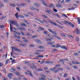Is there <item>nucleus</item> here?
Wrapping results in <instances>:
<instances>
[{"label":"nucleus","instance_id":"f257e3e1","mask_svg":"<svg viewBox=\"0 0 80 80\" xmlns=\"http://www.w3.org/2000/svg\"><path fill=\"white\" fill-rule=\"evenodd\" d=\"M9 22L10 23H11L12 25H15L17 27L18 29L20 30H24L25 31H26V29L25 28L23 27H22V28L21 27H19V25L17 23V21H14V20H10Z\"/></svg>","mask_w":80,"mask_h":80},{"label":"nucleus","instance_id":"f03ea898","mask_svg":"<svg viewBox=\"0 0 80 80\" xmlns=\"http://www.w3.org/2000/svg\"><path fill=\"white\" fill-rule=\"evenodd\" d=\"M41 1L42 2V3L44 5L46 6V7H49V8H55V7H54V4L52 3H51L50 4L49 6H48L47 5V3H45V1H44L43 0H41Z\"/></svg>","mask_w":80,"mask_h":80},{"label":"nucleus","instance_id":"7ed1b4c3","mask_svg":"<svg viewBox=\"0 0 80 80\" xmlns=\"http://www.w3.org/2000/svg\"><path fill=\"white\" fill-rule=\"evenodd\" d=\"M13 50H14L15 51H16V52H21V50L18 48H17L15 47H12V52L11 53V56L12 57L13 53Z\"/></svg>","mask_w":80,"mask_h":80},{"label":"nucleus","instance_id":"20e7f679","mask_svg":"<svg viewBox=\"0 0 80 80\" xmlns=\"http://www.w3.org/2000/svg\"><path fill=\"white\" fill-rule=\"evenodd\" d=\"M45 62L46 64H53V63H54V62L53 61H45L42 60L40 62V64H42V63H43Z\"/></svg>","mask_w":80,"mask_h":80},{"label":"nucleus","instance_id":"39448f33","mask_svg":"<svg viewBox=\"0 0 80 80\" xmlns=\"http://www.w3.org/2000/svg\"><path fill=\"white\" fill-rule=\"evenodd\" d=\"M56 46H57L56 47L57 48L61 47V48H63V49H65V50H68L67 47L65 46H62L60 44H57Z\"/></svg>","mask_w":80,"mask_h":80},{"label":"nucleus","instance_id":"423d86ee","mask_svg":"<svg viewBox=\"0 0 80 80\" xmlns=\"http://www.w3.org/2000/svg\"><path fill=\"white\" fill-rule=\"evenodd\" d=\"M48 21L51 24H52V25H53L55 26H58L59 27V28H63L57 25L56 23H55V22H52L51 20H48Z\"/></svg>","mask_w":80,"mask_h":80},{"label":"nucleus","instance_id":"0eeeda50","mask_svg":"<svg viewBox=\"0 0 80 80\" xmlns=\"http://www.w3.org/2000/svg\"><path fill=\"white\" fill-rule=\"evenodd\" d=\"M55 69H56V67H55L52 69L50 68L49 70H51L53 72L54 71V73H57V72H58V70H55Z\"/></svg>","mask_w":80,"mask_h":80},{"label":"nucleus","instance_id":"6e6552de","mask_svg":"<svg viewBox=\"0 0 80 80\" xmlns=\"http://www.w3.org/2000/svg\"><path fill=\"white\" fill-rule=\"evenodd\" d=\"M14 75L12 73H9L7 75L8 77L10 79H11V77H13V76H14Z\"/></svg>","mask_w":80,"mask_h":80},{"label":"nucleus","instance_id":"1a4fd4ad","mask_svg":"<svg viewBox=\"0 0 80 80\" xmlns=\"http://www.w3.org/2000/svg\"><path fill=\"white\" fill-rule=\"evenodd\" d=\"M14 36H13L12 37L13 38H16V37H17V38H18V39H20V38H21V37L19 36H17V35H16V34L14 33Z\"/></svg>","mask_w":80,"mask_h":80},{"label":"nucleus","instance_id":"9d476101","mask_svg":"<svg viewBox=\"0 0 80 80\" xmlns=\"http://www.w3.org/2000/svg\"><path fill=\"white\" fill-rule=\"evenodd\" d=\"M22 39H24L23 40V42L25 43H28V40L25 39V38H22Z\"/></svg>","mask_w":80,"mask_h":80},{"label":"nucleus","instance_id":"9b49d317","mask_svg":"<svg viewBox=\"0 0 80 80\" xmlns=\"http://www.w3.org/2000/svg\"><path fill=\"white\" fill-rule=\"evenodd\" d=\"M68 24L70 25V26H71L72 28H73V27H75V26L72 24L71 22H68Z\"/></svg>","mask_w":80,"mask_h":80},{"label":"nucleus","instance_id":"f8f14e48","mask_svg":"<svg viewBox=\"0 0 80 80\" xmlns=\"http://www.w3.org/2000/svg\"><path fill=\"white\" fill-rule=\"evenodd\" d=\"M27 71H28V73L29 74L30 76L31 77H33V75H32V73H31V72H30V71L29 70H28Z\"/></svg>","mask_w":80,"mask_h":80},{"label":"nucleus","instance_id":"ddd939ff","mask_svg":"<svg viewBox=\"0 0 80 80\" xmlns=\"http://www.w3.org/2000/svg\"><path fill=\"white\" fill-rule=\"evenodd\" d=\"M36 20H37V21H38V22H40V23H42V24H44V22H43V21H41L38 19H36Z\"/></svg>","mask_w":80,"mask_h":80},{"label":"nucleus","instance_id":"4468645a","mask_svg":"<svg viewBox=\"0 0 80 80\" xmlns=\"http://www.w3.org/2000/svg\"><path fill=\"white\" fill-rule=\"evenodd\" d=\"M48 31H49V32H51V33H52V34H54L55 33V32L53 31H52V29H48Z\"/></svg>","mask_w":80,"mask_h":80},{"label":"nucleus","instance_id":"2eb2a0df","mask_svg":"<svg viewBox=\"0 0 80 80\" xmlns=\"http://www.w3.org/2000/svg\"><path fill=\"white\" fill-rule=\"evenodd\" d=\"M56 6L57 7H58V8H62V7L61 4L59 3L57 4Z\"/></svg>","mask_w":80,"mask_h":80},{"label":"nucleus","instance_id":"dca6fc26","mask_svg":"<svg viewBox=\"0 0 80 80\" xmlns=\"http://www.w3.org/2000/svg\"><path fill=\"white\" fill-rule=\"evenodd\" d=\"M9 5H10V6H11V7H15L16 6L15 4L14 3L9 4Z\"/></svg>","mask_w":80,"mask_h":80},{"label":"nucleus","instance_id":"f3484780","mask_svg":"<svg viewBox=\"0 0 80 80\" xmlns=\"http://www.w3.org/2000/svg\"><path fill=\"white\" fill-rule=\"evenodd\" d=\"M68 21H64L62 22V23H64V24H67L68 23Z\"/></svg>","mask_w":80,"mask_h":80},{"label":"nucleus","instance_id":"a211bd4d","mask_svg":"<svg viewBox=\"0 0 80 80\" xmlns=\"http://www.w3.org/2000/svg\"><path fill=\"white\" fill-rule=\"evenodd\" d=\"M19 45L21 46V47H25V45L27 46V44H25L24 45L22 44H19Z\"/></svg>","mask_w":80,"mask_h":80},{"label":"nucleus","instance_id":"6ab92c4d","mask_svg":"<svg viewBox=\"0 0 80 80\" xmlns=\"http://www.w3.org/2000/svg\"><path fill=\"white\" fill-rule=\"evenodd\" d=\"M20 25H21V26H22V27H23V26H24V27H27V24H26L21 23Z\"/></svg>","mask_w":80,"mask_h":80},{"label":"nucleus","instance_id":"aec40b11","mask_svg":"<svg viewBox=\"0 0 80 80\" xmlns=\"http://www.w3.org/2000/svg\"><path fill=\"white\" fill-rule=\"evenodd\" d=\"M34 5L36 7H39L40 6V5H39L38 3H35L34 4Z\"/></svg>","mask_w":80,"mask_h":80},{"label":"nucleus","instance_id":"412c9836","mask_svg":"<svg viewBox=\"0 0 80 80\" xmlns=\"http://www.w3.org/2000/svg\"><path fill=\"white\" fill-rule=\"evenodd\" d=\"M15 73L16 75H18V76L20 75V74H21L20 73L18 72H15Z\"/></svg>","mask_w":80,"mask_h":80},{"label":"nucleus","instance_id":"4be33fe9","mask_svg":"<svg viewBox=\"0 0 80 80\" xmlns=\"http://www.w3.org/2000/svg\"><path fill=\"white\" fill-rule=\"evenodd\" d=\"M77 31L76 34H78V35L80 34V30L78 29H77Z\"/></svg>","mask_w":80,"mask_h":80},{"label":"nucleus","instance_id":"5701e85b","mask_svg":"<svg viewBox=\"0 0 80 80\" xmlns=\"http://www.w3.org/2000/svg\"><path fill=\"white\" fill-rule=\"evenodd\" d=\"M54 43V42H53V43L51 42H48L47 44L48 45H52V44H53V43Z\"/></svg>","mask_w":80,"mask_h":80},{"label":"nucleus","instance_id":"b1692460","mask_svg":"<svg viewBox=\"0 0 80 80\" xmlns=\"http://www.w3.org/2000/svg\"><path fill=\"white\" fill-rule=\"evenodd\" d=\"M38 48L40 49H43L44 48V47L42 46H38Z\"/></svg>","mask_w":80,"mask_h":80},{"label":"nucleus","instance_id":"393cba45","mask_svg":"<svg viewBox=\"0 0 80 80\" xmlns=\"http://www.w3.org/2000/svg\"><path fill=\"white\" fill-rule=\"evenodd\" d=\"M18 12H17L16 14H15V16H16V18H18Z\"/></svg>","mask_w":80,"mask_h":80},{"label":"nucleus","instance_id":"a878e982","mask_svg":"<svg viewBox=\"0 0 80 80\" xmlns=\"http://www.w3.org/2000/svg\"><path fill=\"white\" fill-rule=\"evenodd\" d=\"M31 10H35V8H34L32 6H31L30 8Z\"/></svg>","mask_w":80,"mask_h":80},{"label":"nucleus","instance_id":"bb28decb","mask_svg":"<svg viewBox=\"0 0 80 80\" xmlns=\"http://www.w3.org/2000/svg\"><path fill=\"white\" fill-rule=\"evenodd\" d=\"M10 59H7L6 61V63L5 64L6 65H7L8 63V61Z\"/></svg>","mask_w":80,"mask_h":80},{"label":"nucleus","instance_id":"cd10ccee","mask_svg":"<svg viewBox=\"0 0 80 80\" xmlns=\"http://www.w3.org/2000/svg\"><path fill=\"white\" fill-rule=\"evenodd\" d=\"M13 80H20L21 79V78H19L18 77L17 78H13Z\"/></svg>","mask_w":80,"mask_h":80},{"label":"nucleus","instance_id":"c85d7f7f","mask_svg":"<svg viewBox=\"0 0 80 80\" xmlns=\"http://www.w3.org/2000/svg\"><path fill=\"white\" fill-rule=\"evenodd\" d=\"M23 22H24V23H26L27 24V25H28V21H27L25 20H24Z\"/></svg>","mask_w":80,"mask_h":80},{"label":"nucleus","instance_id":"c756f323","mask_svg":"<svg viewBox=\"0 0 80 80\" xmlns=\"http://www.w3.org/2000/svg\"><path fill=\"white\" fill-rule=\"evenodd\" d=\"M26 5V4L24 3H22L21 4V7H25V5Z\"/></svg>","mask_w":80,"mask_h":80},{"label":"nucleus","instance_id":"7c9ffc66","mask_svg":"<svg viewBox=\"0 0 80 80\" xmlns=\"http://www.w3.org/2000/svg\"><path fill=\"white\" fill-rule=\"evenodd\" d=\"M5 27V25H0V28H3Z\"/></svg>","mask_w":80,"mask_h":80},{"label":"nucleus","instance_id":"2f4dec72","mask_svg":"<svg viewBox=\"0 0 80 80\" xmlns=\"http://www.w3.org/2000/svg\"><path fill=\"white\" fill-rule=\"evenodd\" d=\"M19 18H24V17L21 15H19Z\"/></svg>","mask_w":80,"mask_h":80},{"label":"nucleus","instance_id":"473e14b6","mask_svg":"<svg viewBox=\"0 0 80 80\" xmlns=\"http://www.w3.org/2000/svg\"><path fill=\"white\" fill-rule=\"evenodd\" d=\"M37 36L36 35H34L33 36H32V38H37Z\"/></svg>","mask_w":80,"mask_h":80},{"label":"nucleus","instance_id":"72a5a7b5","mask_svg":"<svg viewBox=\"0 0 80 80\" xmlns=\"http://www.w3.org/2000/svg\"><path fill=\"white\" fill-rule=\"evenodd\" d=\"M60 61L62 63V64H65V62H63L64 61V59H62L60 60Z\"/></svg>","mask_w":80,"mask_h":80},{"label":"nucleus","instance_id":"f704fd0d","mask_svg":"<svg viewBox=\"0 0 80 80\" xmlns=\"http://www.w3.org/2000/svg\"><path fill=\"white\" fill-rule=\"evenodd\" d=\"M37 42L38 43H40V44H42V42H41V41L39 40H38Z\"/></svg>","mask_w":80,"mask_h":80},{"label":"nucleus","instance_id":"c9c22d12","mask_svg":"<svg viewBox=\"0 0 80 80\" xmlns=\"http://www.w3.org/2000/svg\"><path fill=\"white\" fill-rule=\"evenodd\" d=\"M68 76V74L67 73H65L63 75V77H67V76Z\"/></svg>","mask_w":80,"mask_h":80},{"label":"nucleus","instance_id":"e433bc0d","mask_svg":"<svg viewBox=\"0 0 80 80\" xmlns=\"http://www.w3.org/2000/svg\"><path fill=\"white\" fill-rule=\"evenodd\" d=\"M43 57H44V56H43V55H39V56H38L37 57H38V58H43Z\"/></svg>","mask_w":80,"mask_h":80},{"label":"nucleus","instance_id":"4c0bfd02","mask_svg":"<svg viewBox=\"0 0 80 80\" xmlns=\"http://www.w3.org/2000/svg\"><path fill=\"white\" fill-rule=\"evenodd\" d=\"M68 37L72 38H73V36H72L71 35H68Z\"/></svg>","mask_w":80,"mask_h":80},{"label":"nucleus","instance_id":"58836bf2","mask_svg":"<svg viewBox=\"0 0 80 80\" xmlns=\"http://www.w3.org/2000/svg\"><path fill=\"white\" fill-rule=\"evenodd\" d=\"M58 70H61L62 71L63 70V69L62 68H58Z\"/></svg>","mask_w":80,"mask_h":80},{"label":"nucleus","instance_id":"ea45409f","mask_svg":"<svg viewBox=\"0 0 80 80\" xmlns=\"http://www.w3.org/2000/svg\"><path fill=\"white\" fill-rule=\"evenodd\" d=\"M77 21L78 24H80V18H79L78 19H77Z\"/></svg>","mask_w":80,"mask_h":80},{"label":"nucleus","instance_id":"a19ab883","mask_svg":"<svg viewBox=\"0 0 80 80\" xmlns=\"http://www.w3.org/2000/svg\"><path fill=\"white\" fill-rule=\"evenodd\" d=\"M39 80H45V78H39Z\"/></svg>","mask_w":80,"mask_h":80},{"label":"nucleus","instance_id":"79ce46f5","mask_svg":"<svg viewBox=\"0 0 80 80\" xmlns=\"http://www.w3.org/2000/svg\"><path fill=\"white\" fill-rule=\"evenodd\" d=\"M62 16H63L64 17H65L66 18H68V16H67V15L65 14H62Z\"/></svg>","mask_w":80,"mask_h":80},{"label":"nucleus","instance_id":"37998d69","mask_svg":"<svg viewBox=\"0 0 80 80\" xmlns=\"http://www.w3.org/2000/svg\"><path fill=\"white\" fill-rule=\"evenodd\" d=\"M72 68L74 69H77V68H77V67H76L75 66H72Z\"/></svg>","mask_w":80,"mask_h":80},{"label":"nucleus","instance_id":"c03bdc74","mask_svg":"<svg viewBox=\"0 0 80 80\" xmlns=\"http://www.w3.org/2000/svg\"><path fill=\"white\" fill-rule=\"evenodd\" d=\"M21 33L22 34V35L23 36H25V34L24 33H23V32L21 31Z\"/></svg>","mask_w":80,"mask_h":80},{"label":"nucleus","instance_id":"a18cd8bd","mask_svg":"<svg viewBox=\"0 0 80 80\" xmlns=\"http://www.w3.org/2000/svg\"><path fill=\"white\" fill-rule=\"evenodd\" d=\"M42 17H44V18H48V17L45 15H43Z\"/></svg>","mask_w":80,"mask_h":80},{"label":"nucleus","instance_id":"49530a36","mask_svg":"<svg viewBox=\"0 0 80 80\" xmlns=\"http://www.w3.org/2000/svg\"><path fill=\"white\" fill-rule=\"evenodd\" d=\"M53 11H54L55 12H56V13H57V12L58 11H57V9H55V8H54L53 9Z\"/></svg>","mask_w":80,"mask_h":80},{"label":"nucleus","instance_id":"de8ad7c7","mask_svg":"<svg viewBox=\"0 0 80 80\" xmlns=\"http://www.w3.org/2000/svg\"><path fill=\"white\" fill-rule=\"evenodd\" d=\"M27 34H26V36H31V34H30L29 33H27Z\"/></svg>","mask_w":80,"mask_h":80},{"label":"nucleus","instance_id":"09e8293b","mask_svg":"<svg viewBox=\"0 0 80 80\" xmlns=\"http://www.w3.org/2000/svg\"><path fill=\"white\" fill-rule=\"evenodd\" d=\"M29 47H35L34 45H33L32 44H30L29 45Z\"/></svg>","mask_w":80,"mask_h":80},{"label":"nucleus","instance_id":"8fccbe9b","mask_svg":"<svg viewBox=\"0 0 80 80\" xmlns=\"http://www.w3.org/2000/svg\"><path fill=\"white\" fill-rule=\"evenodd\" d=\"M38 72H41V71H42V70H43V69L42 68H40L38 69Z\"/></svg>","mask_w":80,"mask_h":80},{"label":"nucleus","instance_id":"3c124183","mask_svg":"<svg viewBox=\"0 0 80 80\" xmlns=\"http://www.w3.org/2000/svg\"><path fill=\"white\" fill-rule=\"evenodd\" d=\"M39 29H40V30H43V31H44L45 30H44V29L43 28H42L41 27H40L39 28Z\"/></svg>","mask_w":80,"mask_h":80},{"label":"nucleus","instance_id":"603ef678","mask_svg":"<svg viewBox=\"0 0 80 80\" xmlns=\"http://www.w3.org/2000/svg\"><path fill=\"white\" fill-rule=\"evenodd\" d=\"M56 22H58V23H59V24H60V25H63V24L62 23H60V22L57 21H56Z\"/></svg>","mask_w":80,"mask_h":80},{"label":"nucleus","instance_id":"864d4df0","mask_svg":"<svg viewBox=\"0 0 80 80\" xmlns=\"http://www.w3.org/2000/svg\"><path fill=\"white\" fill-rule=\"evenodd\" d=\"M57 49H55L54 50H52V52H57Z\"/></svg>","mask_w":80,"mask_h":80},{"label":"nucleus","instance_id":"5fc2aeb1","mask_svg":"<svg viewBox=\"0 0 80 80\" xmlns=\"http://www.w3.org/2000/svg\"><path fill=\"white\" fill-rule=\"evenodd\" d=\"M54 15H55V16H57V17H58V18H60V16H59V15H58L57 14H54Z\"/></svg>","mask_w":80,"mask_h":80},{"label":"nucleus","instance_id":"6e6d98bb","mask_svg":"<svg viewBox=\"0 0 80 80\" xmlns=\"http://www.w3.org/2000/svg\"><path fill=\"white\" fill-rule=\"evenodd\" d=\"M25 1L26 2H28L29 3L31 2V1L29 0H25Z\"/></svg>","mask_w":80,"mask_h":80},{"label":"nucleus","instance_id":"4d7b16f0","mask_svg":"<svg viewBox=\"0 0 80 80\" xmlns=\"http://www.w3.org/2000/svg\"><path fill=\"white\" fill-rule=\"evenodd\" d=\"M3 65V64L2 62H0V67H2Z\"/></svg>","mask_w":80,"mask_h":80},{"label":"nucleus","instance_id":"13d9d810","mask_svg":"<svg viewBox=\"0 0 80 80\" xmlns=\"http://www.w3.org/2000/svg\"><path fill=\"white\" fill-rule=\"evenodd\" d=\"M16 8L17 10L18 11V12H20V9L18 8L17 7Z\"/></svg>","mask_w":80,"mask_h":80},{"label":"nucleus","instance_id":"bf43d9fd","mask_svg":"<svg viewBox=\"0 0 80 80\" xmlns=\"http://www.w3.org/2000/svg\"><path fill=\"white\" fill-rule=\"evenodd\" d=\"M17 68L18 69V70H21V68H20L18 66L17 67Z\"/></svg>","mask_w":80,"mask_h":80},{"label":"nucleus","instance_id":"052dcab7","mask_svg":"<svg viewBox=\"0 0 80 80\" xmlns=\"http://www.w3.org/2000/svg\"><path fill=\"white\" fill-rule=\"evenodd\" d=\"M47 41H52V40L50 39H46Z\"/></svg>","mask_w":80,"mask_h":80},{"label":"nucleus","instance_id":"680f3d73","mask_svg":"<svg viewBox=\"0 0 80 80\" xmlns=\"http://www.w3.org/2000/svg\"><path fill=\"white\" fill-rule=\"evenodd\" d=\"M32 67H33V68H35V69H36V68H37V67H36V66H35L34 65H33L32 66Z\"/></svg>","mask_w":80,"mask_h":80},{"label":"nucleus","instance_id":"e2e57ef3","mask_svg":"<svg viewBox=\"0 0 80 80\" xmlns=\"http://www.w3.org/2000/svg\"><path fill=\"white\" fill-rule=\"evenodd\" d=\"M76 40L77 42H78L79 40V38H78V37H77Z\"/></svg>","mask_w":80,"mask_h":80},{"label":"nucleus","instance_id":"0e129e2a","mask_svg":"<svg viewBox=\"0 0 80 80\" xmlns=\"http://www.w3.org/2000/svg\"><path fill=\"white\" fill-rule=\"evenodd\" d=\"M42 77H46V76L44 74H42Z\"/></svg>","mask_w":80,"mask_h":80},{"label":"nucleus","instance_id":"69168bd1","mask_svg":"<svg viewBox=\"0 0 80 80\" xmlns=\"http://www.w3.org/2000/svg\"><path fill=\"white\" fill-rule=\"evenodd\" d=\"M6 17H3L2 18H0V20H2L4 18H5Z\"/></svg>","mask_w":80,"mask_h":80},{"label":"nucleus","instance_id":"338daca9","mask_svg":"<svg viewBox=\"0 0 80 80\" xmlns=\"http://www.w3.org/2000/svg\"><path fill=\"white\" fill-rule=\"evenodd\" d=\"M77 78H78V80H80V78H79V77L78 76H76Z\"/></svg>","mask_w":80,"mask_h":80},{"label":"nucleus","instance_id":"774afa93","mask_svg":"<svg viewBox=\"0 0 80 80\" xmlns=\"http://www.w3.org/2000/svg\"><path fill=\"white\" fill-rule=\"evenodd\" d=\"M11 71H12V72H15V69H13H13H12H12H11Z\"/></svg>","mask_w":80,"mask_h":80}]
</instances>
